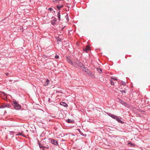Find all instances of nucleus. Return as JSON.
<instances>
[{
  "label": "nucleus",
  "mask_w": 150,
  "mask_h": 150,
  "mask_svg": "<svg viewBox=\"0 0 150 150\" xmlns=\"http://www.w3.org/2000/svg\"><path fill=\"white\" fill-rule=\"evenodd\" d=\"M12 105L16 109L18 110L21 108V106L15 101L13 102Z\"/></svg>",
  "instance_id": "obj_1"
},
{
  "label": "nucleus",
  "mask_w": 150,
  "mask_h": 150,
  "mask_svg": "<svg viewBox=\"0 0 150 150\" xmlns=\"http://www.w3.org/2000/svg\"><path fill=\"white\" fill-rule=\"evenodd\" d=\"M90 50V48L88 46H87L85 48H83V51L85 52H87L88 51H89Z\"/></svg>",
  "instance_id": "obj_2"
},
{
  "label": "nucleus",
  "mask_w": 150,
  "mask_h": 150,
  "mask_svg": "<svg viewBox=\"0 0 150 150\" xmlns=\"http://www.w3.org/2000/svg\"><path fill=\"white\" fill-rule=\"evenodd\" d=\"M71 65L74 67H75L77 68L78 67V64H77L76 63V61L75 59L74 60V62H72L71 63Z\"/></svg>",
  "instance_id": "obj_3"
},
{
  "label": "nucleus",
  "mask_w": 150,
  "mask_h": 150,
  "mask_svg": "<svg viewBox=\"0 0 150 150\" xmlns=\"http://www.w3.org/2000/svg\"><path fill=\"white\" fill-rule=\"evenodd\" d=\"M51 143L52 144H53L55 145H57L58 144V142L57 141V140H55L54 139H52L51 140Z\"/></svg>",
  "instance_id": "obj_4"
},
{
  "label": "nucleus",
  "mask_w": 150,
  "mask_h": 150,
  "mask_svg": "<svg viewBox=\"0 0 150 150\" xmlns=\"http://www.w3.org/2000/svg\"><path fill=\"white\" fill-rule=\"evenodd\" d=\"M108 115L114 119H116L117 117L116 116L112 115L110 113H108Z\"/></svg>",
  "instance_id": "obj_5"
},
{
  "label": "nucleus",
  "mask_w": 150,
  "mask_h": 150,
  "mask_svg": "<svg viewBox=\"0 0 150 150\" xmlns=\"http://www.w3.org/2000/svg\"><path fill=\"white\" fill-rule=\"evenodd\" d=\"M60 104L61 105L65 107H67L68 106L67 104L64 102H61L60 103Z\"/></svg>",
  "instance_id": "obj_6"
},
{
  "label": "nucleus",
  "mask_w": 150,
  "mask_h": 150,
  "mask_svg": "<svg viewBox=\"0 0 150 150\" xmlns=\"http://www.w3.org/2000/svg\"><path fill=\"white\" fill-rule=\"evenodd\" d=\"M57 19L56 18H55L54 20H52L51 21V24L53 25H54L55 24V22L57 21Z\"/></svg>",
  "instance_id": "obj_7"
},
{
  "label": "nucleus",
  "mask_w": 150,
  "mask_h": 150,
  "mask_svg": "<svg viewBox=\"0 0 150 150\" xmlns=\"http://www.w3.org/2000/svg\"><path fill=\"white\" fill-rule=\"evenodd\" d=\"M77 62L78 63V66L79 67L81 68L82 67H83V65L81 62H80L79 61H77Z\"/></svg>",
  "instance_id": "obj_8"
},
{
  "label": "nucleus",
  "mask_w": 150,
  "mask_h": 150,
  "mask_svg": "<svg viewBox=\"0 0 150 150\" xmlns=\"http://www.w3.org/2000/svg\"><path fill=\"white\" fill-rule=\"evenodd\" d=\"M0 95H3L4 98H6V93L4 92L0 91Z\"/></svg>",
  "instance_id": "obj_9"
},
{
  "label": "nucleus",
  "mask_w": 150,
  "mask_h": 150,
  "mask_svg": "<svg viewBox=\"0 0 150 150\" xmlns=\"http://www.w3.org/2000/svg\"><path fill=\"white\" fill-rule=\"evenodd\" d=\"M67 61L69 63L71 64V63H72L73 62L72 61H71V59H70L69 58L67 57Z\"/></svg>",
  "instance_id": "obj_10"
},
{
  "label": "nucleus",
  "mask_w": 150,
  "mask_h": 150,
  "mask_svg": "<svg viewBox=\"0 0 150 150\" xmlns=\"http://www.w3.org/2000/svg\"><path fill=\"white\" fill-rule=\"evenodd\" d=\"M116 120H117L119 122L121 123H122V122L121 120V118L118 117L117 116V117H116Z\"/></svg>",
  "instance_id": "obj_11"
},
{
  "label": "nucleus",
  "mask_w": 150,
  "mask_h": 150,
  "mask_svg": "<svg viewBox=\"0 0 150 150\" xmlns=\"http://www.w3.org/2000/svg\"><path fill=\"white\" fill-rule=\"evenodd\" d=\"M88 74L89 76L93 78H94V76L93 74L90 71L88 73Z\"/></svg>",
  "instance_id": "obj_12"
},
{
  "label": "nucleus",
  "mask_w": 150,
  "mask_h": 150,
  "mask_svg": "<svg viewBox=\"0 0 150 150\" xmlns=\"http://www.w3.org/2000/svg\"><path fill=\"white\" fill-rule=\"evenodd\" d=\"M50 80L48 79H47L45 84V86H47L48 84H49L50 83Z\"/></svg>",
  "instance_id": "obj_13"
},
{
  "label": "nucleus",
  "mask_w": 150,
  "mask_h": 150,
  "mask_svg": "<svg viewBox=\"0 0 150 150\" xmlns=\"http://www.w3.org/2000/svg\"><path fill=\"white\" fill-rule=\"evenodd\" d=\"M81 68L85 72H87L88 70V69L84 66L82 67Z\"/></svg>",
  "instance_id": "obj_14"
},
{
  "label": "nucleus",
  "mask_w": 150,
  "mask_h": 150,
  "mask_svg": "<svg viewBox=\"0 0 150 150\" xmlns=\"http://www.w3.org/2000/svg\"><path fill=\"white\" fill-rule=\"evenodd\" d=\"M128 145H130V146L134 147V146H135V145L134 144L132 143L131 142H128Z\"/></svg>",
  "instance_id": "obj_15"
},
{
  "label": "nucleus",
  "mask_w": 150,
  "mask_h": 150,
  "mask_svg": "<svg viewBox=\"0 0 150 150\" xmlns=\"http://www.w3.org/2000/svg\"><path fill=\"white\" fill-rule=\"evenodd\" d=\"M63 6V5H58L57 6V7L58 9L60 10L61 8H62Z\"/></svg>",
  "instance_id": "obj_16"
},
{
  "label": "nucleus",
  "mask_w": 150,
  "mask_h": 150,
  "mask_svg": "<svg viewBox=\"0 0 150 150\" xmlns=\"http://www.w3.org/2000/svg\"><path fill=\"white\" fill-rule=\"evenodd\" d=\"M57 17L59 19V21L60 20V11H59V12H58L57 13Z\"/></svg>",
  "instance_id": "obj_17"
},
{
  "label": "nucleus",
  "mask_w": 150,
  "mask_h": 150,
  "mask_svg": "<svg viewBox=\"0 0 150 150\" xmlns=\"http://www.w3.org/2000/svg\"><path fill=\"white\" fill-rule=\"evenodd\" d=\"M66 122L68 123H71L73 122L70 119H67V120Z\"/></svg>",
  "instance_id": "obj_18"
},
{
  "label": "nucleus",
  "mask_w": 150,
  "mask_h": 150,
  "mask_svg": "<svg viewBox=\"0 0 150 150\" xmlns=\"http://www.w3.org/2000/svg\"><path fill=\"white\" fill-rule=\"evenodd\" d=\"M56 39H57V41L61 42V40H62L61 38H60L59 37H57L56 38Z\"/></svg>",
  "instance_id": "obj_19"
},
{
  "label": "nucleus",
  "mask_w": 150,
  "mask_h": 150,
  "mask_svg": "<svg viewBox=\"0 0 150 150\" xmlns=\"http://www.w3.org/2000/svg\"><path fill=\"white\" fill-rule=\"evenodd\" d=\"M118 99L119 102L122 104L124 101L120 98H118Z\"/></svg>",
  "instance_id": "obj_20"
},
{
  "label": "nucleus",
  "mask_w": 150,
  "mask_h": 150,
  "mask_svg": "<svg viewBox=\"0 0 150 150\" xmlns=\"http://www.w3.org/2000/svg\"><path fill=\"white\" fill-rule=\"evenodd\" d=\"M122 104L124 105L125 106H126L127 105V103L125 102H123Z\"/></svg>",
  "instance_id": "obj_21"
},
{
  "label": "nucleus",
  "mask_w": 150,
  "mask_h": 150,
  "mask_svg": "<svg viewBox=\"0 0 150 150\" xmlns=\"http://www.w3.org/2000/svg\"><path fill=\"white\" fill-rule=\"evenodd\" d=\"M79 132L80 133V134L82 136H86V135H85L83 134V133L82 132H81L80 130H79Z\"/></svg>",
  "instance_id": "obj_22"
},
{
  "label": "nucleus",
  "mask_w": 150,
  "mask_h": 150,
  "mask_svg": "<svg viewBox=\"0 0 150 150\" xmlns=\"http://www.w3.org/2000/svg\"><path fill=\"white\" fill-rule=\"evenodd\" d=\"M48 148L44 146L42 149L43 150H47L48 149Z\"/></svg>",
  "instance_id": "obj_23"
},
{
  "label": "nucleus",
  "mask_w": 150,
  "mask_h": 150,
  "mask_svg": "<svg viewBox=\"0 0 150 150\" xmlns=\"http://www.w3.org/2000/svg\"><path fill=\"white\" fill-rule=\"evenodd\" d=\"M98 72L100 74L102 72V70L100 69H97Z\"/></svg>",
  "instance_id": "obj_24"
},
{
  "label": "nucleus",
  "mask_w": 150,
  "mask_h": 150,
  "mask_svg": "<svg viewBox=\"0 0 150 150\" xmlns=\"http://www.w3.org/2000/svg\"><path fill=\"white\" fill-rule=\"evenodd\" d=\"M110 84L112 85H113L114 84V82L112 80L110 81Z\"/></svg>",
  "instance_id": "obj_25"
},
{
  "label": "nucleus",
  "mask_w": 150,
  "mask_h": 150,
  "mask_svg": "<svg viewBox=\"0 0 150 150\" xmlns=\"http://www.w3.org/2000/svg\"><path fill=\"white\" fill-rule=\"evenodd\" d=\"M39 147L40 148H42L43 149V147H44V146H43L41 144H39Z\"/></svg>",
  "instance_id": "obj_26"
},
{
  "label": "nucleus",
  "mask_w": 150,
  "mask_h": 150,
  "mask_svg": "<svg viewBox=\"0 0 150 150\" xmlns=\"http://www.w3.org/2000/svg\"><path fill=\"white\" fill-rule=\"evenodd\" d=\"M6 105H5V104L4 105H1V108H6Z\"/></svg>",
  "instance_id": "obj_27"
},
{
  "label": "nucleus",
  "mask_w": 150,
  "mask_h": 150,
  "mask_svg": "<svg viewBox=\"0 0 150 150\" xmlns=\"http://www.w3.org/2000/svg\"><path fill=\"white\" fill-rule=\"evenodd\" d=\"M59 58V56L57 55H56L55 56V58L56 59H57Z\"/></svg>",
  "instance_id": "obj_28"
},
{
  "label": "nucleus",
  "mask_w": 150,
  "mask_h": 150,
  "mask_svg": "<svg viewBox=\"0 0 150 150\" xmlns=\"http://www.w3.org/2000/svg\"><path fill=\"white\" fill-rule=\"evenodd\" d=\"M111 79L115 80H117V79L116 78H115L114 77H112Z\"/></svg>",
  "instance_id": "obj_29"
},
{
  "label": "nucleus",
  "mask_w": 150,
  "mask_h": 150,
  "mask_svg": "<svg viewBox=\"0 0 150 150\" xmlns=\"http://www.w3.org/2000/svg\"><path fill=\"white\" fill-rule=\"evenodd\" d=\"M49 9L50 11H52L53 10V9L52 8H50Z\"/></svg>",
  "instance_id": "obj_30"
},
{
  "label": "nucleus",
  "mask_w": 150,
  "mask_h": 150,
  "mask_svg": "<svg viewBox=\"0 0 150 150\" xmlns=\"http://www.w3.org/2000/svg\"><path fill=\"white\" fill-rule=\"evenodd\" d=\"M120 91L122 92V93H125V91H124V90H120Z\"/></svg>",
  "instance_id": "obj_31"
},
{
  "label": "nucleus",
  "mask_w": 150,
  "mask_h": 150,
  "mask_svg": "<svg viewBox=\"0 0 150 150\" xmlns=\"http://www.w3.org/2000/svg\"><path fill=\"white\" fill-rule=\"evenodd\" d=\"M76 60V63H77V64H78V62H77V61H79L78 59H75Z\"/></svg>",
  "instance_id": "obj_32"
},
{
  "label": "nucleus",
  "mask_w": 150,
  "mask_h": 150,
  "mask_svg": "<svg viewBox=\"0 0 150 150\" xmlns=\"http://www.w3.org/2000/svg\"><path fill=\"white\" fill-rule=\"evenodd\" d=\"M65 27V26H64L61 29V31H63L64 28Z\"/></svg>",
  "instance_id": "obj_33"
},
{
  "label": "nucleus",
  "mask_w": 150,
  "mask_h": 150,
  "mask_svg": "<svg viewBox=\"0 0 150 150\" xmlns=\"http://www.w3.org/2000/svg\"><path fill=\"white\" fill-rule=\"evenodd\" d=\"M6 105V107H9V104H7V105Z\"/></svg>",
  "instance_id": "obj_34"
},
{
  "label": "nucleus",
  "mask_w": 150,
  "mask_h": 150,
  "mask_svg": "<svg viewBox=\"0 0 150 150\" xmlns=\"http://www.w3.org/2000/svg\"><path fill=\"white\" fill-rule=\"evenodd\" d=\"M18 135H20L23 136H24L23 135V134H21V133H19L18 134Z\"/></svg>",
  "instance_id": "obj_35"
},
{
  "label": "nucleus",
  "mask_w": 150,
  "mask_h": 150,
  "mask_svg": "<svg viewBox=\"0 0 150 150\" xmlns=\"http://www.w3.org/2000/svg\"><path fill=\"white\" fill-rule=\"evenodd\" d=\"M6 76H8V73H6Z\"/></svg>",
  "instance_id": "obj_36"
},
{
  "label": "nucleus",
  "mask_w": 150,
  "mask_h": 150,
  "mask_svg": "<svg viewBox=\"0 0 150 150\" xmlns=\"http://www.w3.org/2000/svg\"><path fill=\"white\" fill-rule=\"evenodd\" d=\"M50 98H49V100H48V101H49V102H50Z\"/></svg>",
  "instance_id": "obj_37"
},
{
  "label": "nucleus",
  "mask_w": 150,
  "mask_h": 150,
  "mask_svg": "<svg viewBox=\"0 0 150 150\" xmlns=\"http://www.w3.org/2000/svg\"><path fill=\"white\" fill-rule=\"evenodd\" d=\"M4 112L5 113H6V111L5 110V111H4Z\"/></svg>",
  "instance_id": "obj_38"
},
{
  "label": "nucleus",
  "mask_w": 150,
  "mask_h": 150,
  "mask_svg": "<svg viewBox=\"0 0 150 150\" xmlns=\"http://www.w3.org/2000/svg\"><path fill=\"white\" fill-rule=\"evenodd\" d=\"M21 133V134H22V133Z\"/></svg>",
  "instance_id": "obj_39"
}]
</instances>
